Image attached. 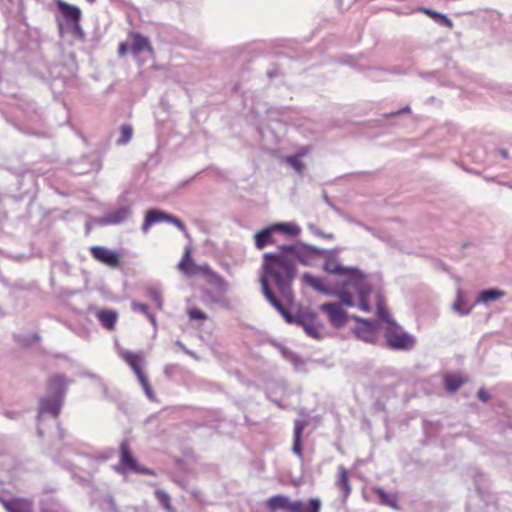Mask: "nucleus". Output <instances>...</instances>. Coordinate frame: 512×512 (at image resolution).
<instances>
[{
	"instance_id": "a878e982",
	"label": "nucleus",
	"mask_w": 512,
	"mask_h": 512,
	"mask_svg": "<svg viewBox=\"0 0 512 512\" xmlns=\"http://www.w3.org/2000/svg\"><path fill=\"white\" fill-rule=\"evenodd\" d=\"M419 11L426 14L427 16L431 17L435 21L440 22L441 24H443L444 26H446L448 28H451L453 25L452 21L447 16L440 14L438 12H435L431 9L421 8Z\"/></svg>"
},
{
	"instance_id": "c756f323",
	"label": "nucleus",
	"mask_w": 512,
	"mask_h": 512,
	"mask_svg": "<svg viewBox=\"0 0 512 512\" xmlns=\"http://www.w3.org/2000/svg\"><path fill=\"white\" fill-rule=\"evenodd\" d=\"M187 315L190 320H195V321H205L208 319V315L198 307L188 308Z\"/></svg>"
},
{
	"instance_id": "473e14b6",
	"label": "nucleus",
	"mask_w": 512,
	"mask_h": 512,
	"mask_svg": "<svg viewBox=\"0 0 512 512\" xmlns=\"http://www.w3.org/2000/svg\"><path fill=\"white\" fill-rule=\"evenodd\" d=\"M306 427L305 421L297 420L294 424V435L293 438L302 439L303 431Z\"/></svg>"
},
{
	"instance_id": "0eeeda50",
	"label": "nucleus",
	"mask_w": 512,
	"mask_h": 512,
	"mask_svg": "<svg viewBox=\"0 0 512 512\" xmlns=\"http://www.w3.org/2000/svg\"><path fill=\"white\" fill-rule=\"evenodd\" d=\"M120 453V464L129 470L146 475H154V472L149 468L142 467L138 464L137 460L134 458L130 445L127 440L121 442L119 447Z\"/></svg>"
},
{
	"instance_id": "7ed1b4c3",
	"label": "nucleus",
	"mask_w": 512,
	"mask_h": 512,
	"mask_svg": "<svg viewBox=\"0 0 512 512\" xmlns=\"http://www.w3.org/2000/svg\"><path fill=\"white\" fill-rule=\"evenodd\" d=\"M120 358L133 370L135 373L139 383L145 391L146 396L150 400L155 399V394L149 384L148 378L145 375L142 364L144 362V357L141 354L135 353L130 350H122L119 353Z\"/></svg>"
},
{
	"instance_id": "4be33fe9",
	"label": "nucleus",
	"mask_w": 512,
	"mask_h": 512,
	"mask_svg": "<svg viewBox=\"0 0 512 512\" xmlns=\"http://www.w3.org/2000/svg\"><path fill=\"white\" fill-rule=\"evenodd\" d=\"M445 387L450 392H455L458 390L465 382L466 379L461 375L457 374H447L444 377Z\"/></svg>"
},
{
	"instance_id": "39448f33",
	"label": "nucleus",
	"mask_w": 512,
	"mask_h": 512,
	"mask_svg": "<svg viewBox=\"0 0 512 512\" xmlns=\"http://www.w3.org/2000/svg\"><path fill=\"white\" fill-rule=\"evenodd\" d=\"M385 336L388 345L393 349H411L415 343L414 339L397 325L389 326Z\"/></svg>"
},
{
	"instance_id": "5701e85b",
	"label": "nucleus",
	"mask_w": 512,
	"mask_h": 512,
	"mask_svg": "<svg viewBox=\"0 0 512 512\" xmlns=\"http://www.w3.org/2000/svg\"><path fill=\"white\" fill-rule=\"evenodd\" d=\"M505 292L499 289L484 290L479 293L477 302L487 303L489 301H495L502 298Z\"/></svg>"
},
{
	"instance_id": "4c0bfd02",
	"label": "nucleus",
	"mask_w": 512,
	"mask_h": 512,
	"mask_svg": "<svg viewBox=\"0 0 512 512\" xmlns=\"http://www.w3.org/2000/svg\"><path fill=\"white\" fill-rule=\"evenodd\" d=\"M128 50H130V47L128 46L127 43L121 42L119 44V47H118L119 56H121V57L124 56L128 52Z\"/></svg>"
},
{
	"instance_id": "f704fd0d",
	"label": "nucleus",
	"mask_w": 512,
	"mask_h": 512,
	"mask_svg": "<svg viewBox=\"0 0 512 512\" xmlns=\"http://www.w3.org/2000/svg\"><path fill=\"white\" fill-rule=\"evenodd\" d=\"M132 309L134 311H139V312L143 313L144 315H148V313H149L148 306L146 304H142V303H138V302L132 303Z\"/></svg>"
},
{
	"instance_id": "aec40b11",
	"label": "nucleus",
	"mask_w": 512,
	"mask_h": 512,
	"mask_svg": "<svg viewBox=\"0 0 512 512\" xmlns=\"http://www.w3.org/2000/svg\"><path fill=\"white\" fill-rule=\"evenodd\" d=\"M303 280L304 282L311 286L313 289L321 292V293H324V294H335V291H331L330 289H328L325 284H324V281L323 279L319 278V277H315L313 275H310V274H304L303 275Z\"/></svg>"
},
{
	"instance_id": "20e7f679",
	"label": "nucleus",
	"mask_w": 512,
	"mask_h": 512,
	"mask_svg": "<svg viewBox=\"0 0 512 512\" xmlns=\"http://www.w3.org/2000/svg\"><path fill=\"white\" fill-rule=\"evenodd\" d=\"M211 283L214 286V292L209 289L204 291V303H215L223 307H229V301L224 297L228 290V283L217 274H212Z\"/></svg>"
},
{
	"instance_id": "2eb2a0df",
	"label": "nucleus",
	"mask_w": 512,
	"mask_h": 512,
	"mask_svg": "<svg viewBox=\"0 0 512 512\" xmlns=\"http://www.w3.org/2000/svg\"><path fill=\"white\" fill-rule=\"evenodd\" d=\"M96 317L106 329L110 331L115 329L118 318V313L116 311L109 309L99 310L96 313Z\"/></svg>"
},
{
	"instance_id": "e433bc0d",
	"label": "nucleus",
	"mask_w": 512,
	"mask_h": 512,
	"mask_svg": "<svg viewBox=\"0 0 512 512\" xmlns=\"http://www.w3.org/2000/svg\"><path fill=\"white\" fill-rule=\"evenodd\" d=\"M167 222L173 223L176 227H178L182 231L185 229L184 223L180 219H178L172 215H169Z\"/></svg>"
},
{
	"instance_id": "2f4dec72",
	"label": "nucleus",
	"mask_w": 512,
	"mask_h": 512,
	"mask_svg": "<svg viewBox=\"0 0 512 512\" xmlns=\"http://www.w3.org/2000/svg\"><path fill=\"white\" fill-rule=\"evenodd\" d=\"M41 408L44 411L50 412L54 417H57L60 412V405L57 403H52L48 400L41 402Z\"/></svg>"
},
{
	"instance_id": "4468645a",
	"label": "nucleus",
	"mask_w": 512,
	"mask_h": 512,
	"mask_svg": "<svg viewBox=\"0 0 512 512\" xmlns=\"http://www.w3.org/2000/svg\"><path fill=\"white\" fill-rule=\"evenodd\" d=\"M336 485L342 492L344 499H346L350 495L352 488L349 481L348 470L342 465L337 468Z\"/></svg>"
},
{
	"instance_id": "6e6552de",
	"label": "nucleus",
	"mask_w": 512,
	"mask_h": 512,
	"mask_svg": "<svg viewBox=\"0 0 512 512\" xmlns=\"http://www.w3.org/2000/svg\"><path fill=\"white\" fill-rule=\"evenodd\" d=\"M91 256L98 262L110 268H117L120 264V254L102 246L90 247Z\"/></svg>"
},
{
	"instance_id": "ea45409f",
	"label": "nucleus",
	"mask_w": 512,
	"mask_h": 512,
	"mask_svg": "<svg viewBox=\"0 0 512 512\" xmlns=\"http://www.w3.org/2000/svg\"><path fill=\"white\" fill-rule=\"evenodd\" d=\"M461 301H462V300H461V298L459 297V298L457 299L456 303L454 304V309H455L456 311L460 312L461 314H466V313H468V311H463V310L461 309Z\"/></svg>"
},
{
	"instance_id": "f03ea898",
	"label": "nucleus",
	"mask_w": 512,
	"mask_h": 512,
	"mask_svg": "<svg viewBox=\"0 0 512 512\" xmlns=\"http://www.w3.org/2000/svg\"><path fill=\"white\" fill-rule=\"evenodd\" d=\"M324 270L331 274H337L344 277L342 281L343 287L335 291V295L340 299L341 303L348 306H355L353 300V292L357 293L359 302L357 306L364 312H370L371 306L368 302V296L371 289L364 283L362 275L355 269L344 268L337 263L327 262Z\"/></svg>"
},
{
	"instance_id": "b1692460",
	"label": "nucleus",
	"mask_w": 512,
	"mask_h": 512,
	"mask_svg": "<svg viewBox=\"0 0 512 512\" xmlns=\"http://www.w3.org/2000/svg\"><path fill=\"white\" fill-rule=\"evenodd\" d=\"M308 152V148H303L296 155H291L286 157V162L291 165L298 173H301L304 169V164L301 161V158Z\"/></svg>"
},
{
	"instance_id": "bb28decb",
	"label": "nucleus",
	"mask_w": 512,
	"mask_h": 512,
	"mask_svg": "<svg viewBox=\"0 0 512 512\" xmlns=\"http://www.w3.org/2000/svg\"><path fill=\"white\" fill-rule=\"evenodd\" d=\"M66 386V379L63 375L57 374L49 379L48 387L55 392H62Z\"/></svg>"
},
{
	"instance_id": "9b49d317",
	"label": "nucleus",
	"mask_w": 512,
	"mask_h": 512,
	"mask_svg": "<svg viewBox=\"0 0 512 512\" xmlns=\"http://www.w3.org/2000/svg\"><path fill=\"white\" fill-rule=\"evenodd\" d=\"M1 503L7 512H30L33 510L32 501L25 498L2 500Z\"/></svg>"
},
{
	"instance_id": "9d476101",
	"label": "nucleus",
	"mask_w": 512,
	"mask_h": 512,
	"mask_svg": "<svg viewBox=\"0 0 512 512\" xmlns=\"http://www.w3.org/2000/svg\"><path fill=\"white\" fill-rule=\"evenodd\" d=\"M56 5L67 23H70L73 26L79 25L82 13L77 6L69 4L63 0H56Z\"/></svg>"
},
{
	"instance_id": "f257e3e1",
	"label": "nucleus",
	"mask_w": 512,
	"mask_h": 512,
	"mask_svg": "<svg viewBox=\"0 0 512 512\" xmlns=\"http://www.w3.org/2000/svg\"><path fill=\"white\" fill-rule=\"evenodd\" d=\"M305 249L298 245L282 246L276 253H266L263 256V273L260 277L262 292L270 304L283 316L287 323L301 326L307 335L314 339L322 337L323 324L317 314L302 312L294 317L280 300L273 294L269 281H273L282 298L291 303L293 294L291 282L296 274L298 263L307 264L304 258Z\"/></svg>"
},
{
	"instance_id": "412c9836",
	"label": "nucleus",
	"mask_w": 512,
	"mask_h": 512,
	"mask_svg": "<svg viewBox=\"0 0 512 512\" xmlns=\"http://www.w3.org/2000/svg\"><path fill=\"white\" fill-rule=\"evenodd\" d=\"M373 492L379 497L380 503L395 510L399 509L398 499L395 495L388 494L380 487L373 488Z\"/></svg>"
},
{
	"instance_id": "393cba45",
	"label": "nucleus",
	"mask_w": 512,
	"mask_h": 512,
	"mask_svg": "<svg viewBox=\"0 0 512 512\" xmlns=\"http://www.w3.org/2000/svg\"><path fill=\"white\" fill-rule=\"evenodd\" d=\"M419 11L426 14L427 16L431 17L435 21L440 22L441 24H443L444 26H446L448 28H451L453 25L452 21L447 16L440 14L438 12H435L431 9L421 8Z\"/></svg>"
},
{
	"instance_id": "dca6fc26",
	"label": "nucleus",
	"mask_w": 512,
	"mask_h": 512,
	"mask_svg": "<svg viewBox=\"0 0 512 512\" xmlns=\"http://www.w3.org/2000/svg\"><path fill=\"white\" fill-rule=\"evenodd\" d=\"M169 214L165 212L151 209L146 212L144 222L142 224V230L147 232L152 225L161 221H168Z\"/></svg>"
},
{
	"instance_id": "a211bd4d",
	"label": "nucleus",
	"mask_w": 512,
	"mask_h": 512,
	"mask_svg": "<svg viewBox=\"0 0 512 512\" xmlns=\"http://www.w3.org/2000/svg\"><path fill=\"white\" fill-rule=\"evenodd\" d=\"M273 232H274V229L271 226L267 229H263V230L259 231L258 233H256L254 236L256 247L261 250V249L265 248L268 244H273L274 243V239L272 236Z\"/></svg>"
},
{
	"instance_id": "a19ab883",
	"label": "nucleus",
	"mask_w": 512,
	"mask_h": 512,
	"mask_svg": "<svg viewBox=\"0 0 512 512\" xmlns=\"http://www.w3.org/2000/svg\"><path fill=\"white\" fill-rule=\"evenodd\" d=\"M149 321L151 322V324L156 327L157 326V321H156V318L153 314H151L150 312L148 313V315H145Z\"/></svg>"
},
{
	"instance_id": "a18cd8bd",
	"label": "nucleus",
	"mask_w": 512,
	"mask_h": 512,
	"mask_svg": "<svg viewBox=\"0 0 512 512\" xmlns=\"http://www.w3.org/2000/svg\"><path fill=\"white\" fill-rule=\"evenodd\" d=\"M30 512H34V510L30 511Z\"/></svg>"
},
{
	"instance_id": "cd10ccee",
	"label": "nucleus",
	"mask_w": 512,
	"mask_h": 512,
	"mask_svg": "<svg viewBox=\"0 0 512 512\" xmlns=\"http://www.w3.org/2000/svg\"><path fill=\"white\" fill-rule=\"evenodd\" d=\"M155 496L160 504L168 511V512H176L173 506L171 505L170 496L163 490H156Z\"/></svg>"
},
{
	"instance_id": "79ce46f5",
	"label": "nucleus",
	"mask_w": 512,
	"mask_h": 512,
	"mask_svg": "<svg viewBox=\"0 0 512 512\" xmlns=\"http://www.w3.org/2000/svg\"><path fill=\"white\" fill-rule=\"evenodd\" d=\"M378 315L381 318L385 319V311H384L383 307H381L380 303H378Z\"/></svg>"
},
{
	"instance_id": "7c9ffc66",
	"label": "nucleus",
	"mask_w": 512,
	"mask_h": 512,
	"mask_svg": "<svg viewBox=\"0 0 512 512\" xmlns=\"http://www.w3.org/2000/svg\"><path fill=\"white\" fill-rule=\"evenodd\" d=\"M120 138L118 139V144L124 145L127 144L133 135V129L130 125H123L120 129Z\"/></svg>"
},
{
	"instance_id": "f8f14e48",
	"label": "nucleus",
	"mask_w": 512,
	"mask_h": 512,
	"mask_svg": "<svg viewBox=\"0 0 512 512\" xmlns=\"http://www.w3.org/2000/svg\"><path fill=\"white\" fill-rule=\"evenodd\" d=\"M357 322H360V326L355 330L357 338L365 342H373L375 338V331L371 323L364 321L357 316L352 317Z\"/></svg>"
},
{
	"instance_id": "423d86ee",
	"label": "nucleus",
	"mask_w": 512,
	"mask_h": 512,
	"mask_svg": "<svg viewBox=\"0 0 512 512\" xmlns=\"http://www.w3.org/2000/svg\"><path fill=\"white\" fill-rule=\"evenodd\" d=\"M265 506L270 512L286 510L288 512H302L303 503L299 500L291 501L285 495H274L265 501Z\"/></svg>"
},
{
	"instance_id": "37998d69",
	"label": "nucleus",
	"mask_w": 512,
	"mask_h": 512,
	"mask_svg": "<svg viewBox=\"0 0 512 512\" xmlns=\"http://www.w3.org/2000/svg\"><path fill=\"white\" fill-rule=\"evenodd\" d=\"M500 154L503 158H507L508 157V152L506 150H500Z\"/></svg>"
},
{
	"instance_id": "f3484780",
	"label": "nucleus",
	"mask_w": 512,
	"mask_h": 512,
	"mask_svg": "<svg viewBox=\"0 0 512 512\" xmlns=\"http://www.w3.org/2000/svg\"><path fill=\"white\" fill-rule=\"evenodd\" d=\"M131 39H132V44L130 46V51L135 54V55H138L139 53H141L142 51L144 50H148L150 52L153 51L151 45H150V42L149 40L142 36L141 34H138V33H132L130 35Z\"/></svg>"
},
{
	"instance_id": "58836bf2",
	"label": "nucleus",
	"mask_w": 512,
	"mask_h": 512,
	"mask_svg": "<svg viewBox=\"0 0 512 512\" xmlns=\"http://www.w3.org/2000/svg\"><path fill=\"white\" fill-rule=\"evenodd\" d=\"M477 396L483 402H486L490 399L489 393L486 390H484L483 388L479 389Z\"/></svg>"
},
{
	"instance_id": "1a4fd4ad",
	"label": "nucleus",
	"mask_w": 512,
	"mask_h": 512,
	"mask_svg": "<svg viewBox=\"0 0 512 512\" xmlns=\"http://www.w3.org/2000/svg\"><path fill=\"white\" fill-rule=\"evenodd\" d=\"M326 313L332 326L339 328L346 324L348 316L339 303H324L320 307Z\"/></svg>"
},
{
	"instance_id": "c85d7f7f",
	"label": "nucleus",
	"mask_w": 512,
	"mask_h": 512,
	"mask_svg": "<svg viewBox=\"0 0 512 512\" xmlns=\"http://www.w3.org/2000/svg\"><path fill=\"white\" fill-rule=\"evenodd\" d=\"M272 227L274 231H281L289 235H297L299 233V228L295 224L281 223L275 224Z\"/></svg>"
},
{
	"instance_id": "c9c22d12",
	"label": "nucleus",
	"mask_w": 512,
	"mask_h": 512,
	"mask_svg": "<svg viewBox=\"0 0 512 512\" xmlns=\"http://www.w3.org/2000/svg\"><path fill=\"white\" fill-rule=\"evenodd\" d=\"M150 297L154 301V303L156 304L157 308L161 309L162 305H163V301H162L161 295L157 291H151L150 292Z\"/></svg>"
},
{
	"instance_id": "ddd939ff",
	"label": "nucleus",
	"mask_w": 512,
	"mask_h": 512,
	"mask_svg": "<svg viewBox=\"0 0 512 512\" xmlns=\"http://www.w3.org/2000/svg\"><path fill=\"white\" fill-rule=\"evenodd\" d=\"M178 269L187 276H191L200 270L198 268L191 256V249L186 247L182 256V259L178 263Z\"/></svg>"
},
{
	"instance_id": "72a5a7b5",
	"label": "nucleus",
	"mask_w": 512,
	"mask_h": 512,
	"mask_svg": "<svg viewBox=\"0 0 512 512\" xmlns=\"http://www.w3.org/2000/svg\"><path fill=\"white\" fill-rule=\"evenodd\" d=\"M292 450L296 455L302 457V439L293 438Z\"/></svg>"
},
{
	"instance_id": "6ab92c4d",
	"label": "nucleus",
	"mask_w": 512,
	"mask_h": 512,
	"mask_svg": "<svg viewBox=\"0 0 512 512\" xmlns=\"http://www.w3.org/2000/svg\"><path fill=\"white\" fill-rule=\"evenodd\" d=\"M129 215L128 208H120L105 215L104 224L115 225L123 222Z\"/></svg>"
},
{
	"instance_id": "c03bdc74",
	"label": "nucleus",
	"mask_w": 512,
	"mask_h": 512,
	"mask_svg": "<svg viewBox=\"0 0 512 512\" xmlns=\"http://www.w3.org/2000/svg\"><path fill=\"white\" fill-rule=\"evenodd\" d=\"M86 1H87V2H89V3H93V2H95L96 0H86Z\"/></svg>"
}]
</instances>
